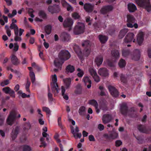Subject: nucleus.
<instances>
[{
  "label": "nucleus",
  "instance_id": "obj_29",
  "mask_svg": "<svg viewBox=\"0 0 151 151\" xmlns=\"http://www.w3.org/2000/svg\"><path fill=\"white\" fill-rule=\"evenodd\" d=\"M98 37L99 40L102 43H105L108 39V37L107 36L102 35H99Z\"/></svg>",
  "mask_w": 151,
  "mask_h": 151
},
{
  "label": "nucleus",
  "instance_id": "obj_26",
  "mask_svg": "<svg viewBox=\"0 0 151 151\" xmlns=\"http://www.w3.org/2000/svg\"><path fill=\"white\" fill-rule=\"evenodd\" d=\"M19 46L17 43H15L13 44L12 43H10L9 45V48L10 49H12L14 52L17 51L19 49Z\"/></svg>",
  "mask_w": 151,
  "mask_h": 151
},
{
  "label": "nucleus",
  "instance_id": "obj_33",
  "mask_svg": "<svg viewBox=\"0 0 151 151\" xmlns=\"http://www.w3.org/2000/svg\"><path fill=\"white\" fill-rule=\"evenodd\" d=\"M61 93L63 97V98L66 100H68V97L67 95L65 94V91L64 87L62 86H61Z\"/></svg>",
  "mask_w": 151,
  "mask_h": 151
},
{
  "label": "nucleus",
  "instance_id": "obj_43",
  "mask_svg": "<svg viewBox=\"0 0 151 151\" xmlns=\"http://www.w3.org/2000/svg\"><path fill=\"white\" fill-rule=\"evenodd\" d=\"M30 83H31L28 80H27V83L25 85V87L26 91L28 92L29 93H30V92L29 88L30 86Z\"/></svg>",
  "mask_w": 151,
  "mask_h": 151
},
{
  "label": "nucleus",
  "instance_id": "obj_25",
  "mask_svg": "<svg viewBox=\"0 0 151 151\" xmlns=\"http://www.w3.org/2000/svg\"><path fill=\"white\" fill-rule=\"evenodd\" d=\"M63 81L64 83V85L66 88H68L70 86V85L71 82L70 78H68L63 79Z\"/></svg>",
  "mask_w": 151,
  "mask_h": 151
},
{
  "label": "nucleus",
  "instance_id": "obj_52",
  "mask_svg": "<svg viewBox=\"0 0 151 151\" xmlns=\"http://www.w3.org/2000/svg\"><path fill=\"white\" fill-rule=\"evenodd\" d=\"M28 13L30 14V16L31 17L33 18L35 16L33 14V12H34V11L32 9H29L28 10Z\"/></svg>",
  "mask_w": 151,
  "mask_h": 151
},
{
  "label": "nucleus",
  "instance_id": "obj_12",
  "mask_svg": "<svg viewBox=\"0 0 151 151\" xmlns=\"http://www.w3.org/2000/svg\"><path fill=\"white\" fill-rule=\"evenodd\" d=\"M98 72L100 76L104 78L108 77L109 75L108 70L105 68H100Z\"/></svg>",
  "mask_w": 151,
  "mask_h": 151
},
{
  "label": "nucleus",
  "instance_id": "obj_19",
  "mask_svg": "<svg viewBox=\"0 0 151 151\" xmlns=\"http://www.w3.org/2000/svg\"><path fill=\"white\" fill-rule=\"evenodd\" d=\"M11 60L12 63L15 65H17L20 63L17 56L13 54L12 55Z\"/></svg>",
  "mask_w": 151,
  "mask_h": 151
},
{
  "label": "nucleus",
  "instance_id": "obj_8",
  "mask_svg": "<svg viewBox=\"0 0 151 151\" xmlns=\"http://www.w3.org/2000/svg\"><path fill=\"white\" fill-rule=\"evenodd\" d=\"M88 71L96 82H98L100 81L99 77L98 75L96 70L93 67H89L88 68Z\"/></svg>",
  "mask_w": 151,
  "mask_h": 151
},
{
  "label": "nucleus",
  "instance_id": "obj_57",
  "mask_svg": "<svg viewBox=\"0 0 151 151\" xmlns=\"http://www.w3.org/2000/svg\"><path fill=\"white\" fill-rule=\"evenodd\" d=\"M101 109L104 112H105L108 110V109L107 107L105 105H102L101 108Z\"/></svg>",
  "mask_w": 151,
  "mask_h": 151
},
{
  "label": "nucleus",
  "instance_id": "obj_18",
  "mask_svg": "<svg viewBox=\"0 0 151 151\" xmlns=\"http://www.w3.org/2000/svg\"><path fill=\"white\" fill-rule=\"evenodd\" d=\"M83 81L84 82L85 85H87V87L89 88L91 86V81L89 77L87 76L84 77L82 79Z\"/></svg>",
  "mask_w": 151,
  "mask_h": 151
},
{
  "label": "nucleus",
  "instance_id": "obj_64",
  "mask_svg": "<svg viewBox=\"0 0 151 151\" xmlns=\"http://www.w3.org/2000/svg\"><path fill=\"white\" fill-rule=\"evenodd\" d=\"M143 151H151V145H150L148 147L144 148Z\"/></svg>",
  "mask_w": 151,
  "mask_h": 151
},
{
  "label": "nucleus",
  "instance_id": "obj_49",
  "mask_svg": "<svg viewBox=\"0 0 151 151\" xmlns=\"http://www.w3.org/2000/svg\"><path fill=\"white\" fill-rule=\"evenodd\" d=\"M43 111H45L46 113L49 115V116L50 114V111L49 108L46 107H44L42 108Z\"/></svg>",
  "mask_w": 151,
  "mask_h": 151
},
{
  "label": "nucleus",
  "instance_id": "obj_34",
  "mask_svg": "<svg viewBox=\"0 0 151 151\" xmlns=\"http://www.w3.org/2000/svg\"><path fill=\"white\" fill-rule=\"evenodd\" d=\"M71 132L75 138H80L81 137V133H78L76 134L74 129L73 128V127H72Z\"/></svg>",
  "mask_w": 151,
  "mask_h": 151
},
{
  "label": "nucleus",
  "instance_id": "obj_53",
  "mask_svg": "<svg viewBox=\"0 0 151 151\" xmlns=\"http://www.w3.org/2000/svg\"><path fill=\"white\" fill-rule=\"evenodd\" d=\"M61 3L62 6L64 7H66L68 5H69V3H67L65 0H61Z\"/></svg>",
  "mask_w": 151,
  "mask_h": 151
},
{
  "label": "nucleus",
  "instance_id": "obj_50",
  "mask_svg": "<svg viewBox=\"0 0 151 151\" xmlns=\"http://www.w3.org/2000/svg\"><path fill=\"white\" fill-rule=\"evenodd\" d=\"M82 46L85 47H88L89 46V42L88 40H86L83 42L82 44Z\"/></svg>",
  "mask_w": 151,
  "mask_h": 151
},
{
  "label": "nucleus",
  "instance_id": "obj_20",
  "mask_svg": "<svg viewBox=\"0 0 151 151\" xmlns=\"http://www.w3.org/2000/svg\"><path fill=\"white\" fill-rule=\"evenodd\" d=\"M103 60V57L101 55L98 56L96 58L94 62L98 66H99L102 63Z\"/></svg>",
  "mask_w": 151,
  "mask_h": 151
},
{
  "label": "nucleus",
  "instance_id": "obj_21",
  "mask_svg": "<svg viewBox=\"0 0 151 151\" xmlns=\"http://www.w3.org/2000/svg\"><path fill=\"white\" fill-rule=\"evenodd\" d=\"M19 129L18 127H16L14 129L11 134V137L13 140H14L17 137V135L19 133Z\"/></svg>",
  "mask_w": 151,
  "mask_h": 151
},
{
  "label": "nucleus",
  "instance_id": "obj_61",
  "mask_svg": "<svg viewBox=\"0 0 151 151\" xmlns=\"http://www.w3.org/2000/svg\"><path fill=\"white\" fill-rule=\"evenodd\" d=\"M54 5L53 6H49L48 8V11L51 13V12L50 11L54 12Z\"/></svg>",
  "mask_w": 151,
  "mask_h": 151
},
{
  "label": "nucleus",
  "instance_id": "obj_27",
  "mask_svg": "<svg viewBox=\"0 0 151 151\" xmlns=\"http://www.w3.org/2000/svg\"><path fill=\"white\" fill-rule=\"evenodd\" d=\"M131 54L130 50L128 49H124L122 51V55L124 57H130Z\"/></svg>",
  "mask_w": 151,
  "mask_h": 151
},
{
  "label": "nucleus",
  "instance_id": "obj_63",
  "mask_svg": "<svg viewBox=\"0 0 151 151\" xmlns=\"http://www.w3.org/2000/svg\"><path fill=\"white\" fill-rule=\"evenodd\" d=\"M90 141H95V138L93 135H90L88 137Z\"/></svg>",
  "mask_w": 151,
  "mask_h": 151
},
{
  "label": "nucleus",
  "instance_id": "obj_15",
  "mask_svg": "<svg viewBox=\"0 0 151 151\" xmlns=\"http://www.w3.org/2000/svg\"><path fill=\"white\" fill-rule=\"evenodd\" d=\"M73 23V20L70 18L66 19L64 21L63 25L65 27H71Z\"/></svg>",
  "mask_w": 151,
  "mask_h": 151
},
{
  "label": "nucleus",
  "instance_id": "obj_59",
  "mask_svg": "<svg viewBox=\"0 0 151 151\" xmlns=\"http://www.w3.org/2000/svg\"><path fill=\"white\" fill-rule=\"evenodd\" d=\"M67 10L68 11H72L73 10V7L69 4L66 6Z\"/></svg>",
  "mask_w": 151,
  "mask_h": 151
},
{
  "label": "nucleus",
  "instance_id": "obj_38",
  "mask_svg": "<svg viewBox=\"0 0 151 151\" xmlns=\"http://www.w3.org/2000/svg\"><path fill=\"white\" fill-rule=\"evenodd\" d=\"M30 76L31 80L33 83H34L35 81V75L34 73L32 71L30 72Z\"/></svg>",
  "mask_w": 151,
  "mask_h": 151
},
{
  "label": "nucleus",
  "instance_id": "obj_28",
  "mask_svg": "<svg viewBox=\"0 0 151 151\" xmlns=\"http://www.w3.org/2000/svg\"><path fill=\"white\" fill-rule=\"evenodd\" d=\"M111 54L114 59V61L118 59L119 57V52L117 50H112Z\"/></svg>",
  "mask_w": 151,
  "mask_h": 151
},
{
  "label": "nucleus",
  "instance_id": "obj_3",
  "mask_svg": "<svg viewBox=\"0 0 151 151\" xmlns=\"http://www.w3.org/2000/svg\"><path fill=\"white\" fill-rule=\"evenodd\" d=\"M52 82L51 83V87L52 92L54 95L59 93V89L57 83V77L56 75L54 74L52 76Z\"/></svg>",
  "mask_w": 151,
  "mask_h": 151
},
{
  "label": "nucleus",
  "instance_id": "obj_9",
  "mask_svg": "<svg viewBox=\"0 0 151 151\" xmlns=\"http://www.w3.org/2000/svg\"><path fill=\"white\" fill-rule=\"evenodd\" d=\"M141 52L139 50L135 49L134 50L131 55L130 58L133 60H138L140 57Z\"/></svg>",
  "mask_w": 151,
  "mask_h": 151
},
{
  "label": "nucleus",
  "instance_id": "obj_14",
  "mask_svg": "<svg viewBox=\"0 0 151 151\" xmlns=\"http://www.w3.org/2000/svg\"><path fill=\"white\" fill-rule=\"evenodd\" d=\"M16 117V114L14 112L10 113L7 119V123L9 125H12L14 122Z\"/></svg>",
  "mask_w": 151,
  "mask_h": 151
},
{
  "label": "nucleus",
  "instance_id": "obj_31",
  "mask_svg": "<svg viewBox=\"0 0 151 151\" xmlns=\"http://www.w3.org/2000/svg\"><path fill=\"white\" fill-rule=\"evenodd\" d=\"M106 136L110 139H114L117 138L118 137V133L115 132H114L109 136H108L107 135H106Z\"/></svg>",
  "mask_w": 151,
  "mask_h": 151
},
{
  "label": "nucleus",
  "instance_id": "obj_16",
  "mask_svg": "<svg viewBox=\"0 0 151 151\" xmlns=\"http://www.w3.org/2000/svg\"><path fill=\"white\" fill-rule=\"evenodd\" d=\"M94 5L90 3H86L84 5V9L88 12H91L94 9Z\"/></svg>",
  "mask_w": 151,
  "mask_h": 151
},
{
  "label": "nucleus",
  "instance_id": "obj_6",
  "mask_svg": "<svg viewBox=\"0 0 151 151\" xmlns=\"http://www.w3.org/2000/svg\"><path fill=\"white\" fill-rule=\"evenodd\" d=\"M127 26L128 27L132 28L133 27L135 28H137L138 25L136 23H134L135 19L133 17L132 15H128L127 16Z\"/></svg>",
  "mask_w": 151,
  "mask_h": 151
},
{
  "label": "nucleus",
  "instance_id": "obj_55",
  "mask_svg": "<svg viewBox=\"0 0 151 151\" xmlns=\"http://www.w3.org/2000/svg\"><path fill=\"white\" fill-rule=\"evenodd\" d=\"M18 93L19 94L22 98L26 97V94L24 93H23L21 91H19L18 92Z\"/></svg>",
  "mask_w": 151,
  "mask_h": 151
},
{
  "label": "nucleus",
  "instance_id": "obj_5",
  "mask_svg": "<svg viewBox=\"0 0 151 151\" xmlns=\"http://www.w3.org/2000/svg\"><path fill=\"white\" fill-rule=\"evenodd\" d=\"M85 30V25L82 22H78L76 25L74 33L76 35H79L83 33Z\"/></svg>",
  "mask_w": 151,
  "mask_h": 151
},
{
  "label": "nucleus",
  "instance_id": "obj_47",
  "mask_svg": "<svg viewBox=\"0 0 151 151\" xmlns=\"http://www.w3.org/2000/svg\"><path fill=\"white\" fill-rule=\"evenodd\" d=\"M11 90L10 88L8 87H5L2 89L3 91L6 93H9Z\"/></svg>",
  "mask_w": 151,
  "mask_h": 151
},
{
  "label": "nucleus",
  "instance_id": "obj_39",
  "mask_svg": "<svg viewBox=\"0 0 151 151\" xmlns=\"http://www.w3.org/2000/svg\"><path fill=\"white\" fill-rule=\"evenodd\" d=\"M126 62L124 60L121 59L119 63V65L120 67L122 68L124 67L126 65Z\"/></svg>",
  "mask_w": 151,
  "mask_h": 151
},
{
  "label": "nucleus",
  "instance_id": "obj_36",
  "mask_svg": "<svg viewBox=\"0 0 151 151\" xmlns=\"http://www.w3.org/2000/svg\"><path fill=\"white\" fill-rule=\"evenodd\" d=\"M60 10V7L58 5H54V12L50 11L51 12V14L57 13H58Z\"/></svg>",
  "mask_w": 151,
  "mask_h": 151
},
{
  "label": "nucleus",
  "instance_id": "obj_7",
  "mask_svg": "<svg viewBox=\"0 0 151 151\" xmlns=\"http://www.w3.org/2000/svg\"><path fill=\"white\" fill-rule=\"evenodd\" d=\"M115 116V113L113 114H105L103 115L102 118L103 123L105 124L110 122Z\"/></svg>",
  "mask_w": 151,
  "mask_h": 151
},
{
  "label": "nucleus",
  "instance_id": "obj_46",
  "mask_svg": "<svg viewBox=\"0 0 151 151\" xmlns=\"http://www.w3.org/2000/svg\"><path fill=\"white\" fill-rule=\"evenodd\" d=\"M51 27L50 26H47L46 27L45 31L47 34H50L51 32Z\"/></svg>",
  "mask_w": 151,
  "mask_h": 151
},
{
  "label": "nucleus",
  "instance_id": "obj_41",
  "mask_svg": "<svg viewBox=\"0 0 151 151\" xmlns=\"http://www.w3.org/2000/svg\"><path fill=\"white\" fill-rule=\"evenodd\" d=\"M77 70L78 72L77 74L78 76L79 77H82L84 74L83 70L80 68H78Z\"/></svg>",
  "mask_w": 151,
  "mask_h": 151
},
{
  "label": "nucleus",
  "instance_id": "obj_42",
  "mask_svg": "<svg viewBox=\"0 0 151 151\" xmlns=\"http://www.w3.org/2000/svg\"><path fill=\"white\" fill-rule=\"evenodd\" d=\"M38 15L40 18H45L46 17V14L43 11H39L38 13Z\"/></svg>",
  "mask_w": 151,
  "mask_h": 151
},
{
  "label": "nucleus",
  "instance_id": "obj_23",
  "mask_svg": "<svg viewBox=\"0 0 151 151\" xmlns=\"http://www.w3.org/2000/svg\"><path fill=\"white\" fill-rule=\"evenodd\" d=\"M88 103L89 104L95 106L96 108V112L97 113H99V110L98 108V104L96 101L94 100H91L89 101Z\"/></svg>",
  "mask_w": 151,
  "mask_h": 151
},
{
  "label": "nucleus",
  "instance_id": "obj_13",
  "mask_svg": "<svg viewBox=\"0 0 151 151\" xmlns=\"http://www.w3.org/2000/svg\"><path fill=\"white\" fill-rule=\"evenodd\" d=\"M134 35L133 33H129L127 34L124 40L125 43H128L132 41L134 42L135 39L134 38Z\"/></svg>",
  "mask_w": 151,
  "mask_h": 151
},
{
  "label": "nucleus",
  "instance_id": "obj_54",
  "mask_svg": "<svg viewBox=\"0 0 151 151\" xmlns=\"http://www.w3.org/2000/svg\"><path fill=\"white\" fill-rule=\"evenodd\" d=\"M9 83V81L8 80H6L1 82V85L2 86H4L5 85H7Z\"/></svg>",
  "mask_w": 151,
  "mask_h": 151
},
{
  "label": "nucleus",
  "instance_id": "obj_22",
  "mask_svg": "<svg viewBox=\"0 0 151 151\" xmlns=\"http://www.w3.org/2000/svg\"><path fill=\"white\" fill-rule=\"evenodd\" d=\"M137 40L139 45H141L143 41V34L142 32H139L137 35Z\"/></svg>",
  "mask_w": 151,
  "mask_h": 151
},
{
  "label": "nucleus",
  "instance_id": "obj_24",
  "mask_svg": "<svg viewBox=\"0 0 151 151\" xmlns=\"http://www.w3.org/2000/svg\"><path fill=\"white\" fill-rule=\"evenodd\" d=\"M128 8L130 12H134L137 9L136 6L132 3H129L128 4Z\"/></svg>",
  "mask_w": 151,
  "mask_h": 151
},
{
  "label": "nucleus",
  "instance_id": "obj_62",
  "mask_svg": "<svg viewBox=\"0 0 151 151\" xmlns=\"http://www.w3.org/2000/svg\"><path fill=\"white\" fill-rule=\"evenodd\" d=\"M14 40L16 41H20L22 40L21 37L19 36V35L15 36Z\"/></svg>",
  "mask_w": 151,
  "mask_h": 151
},
{
  "label": "nucleus",
  "instance_id": "obj_56",
  "mask_svg": "<svg viewBox=\"0 0 151 151\" xmlns=\"http://www.w3.org/2000/svg\"><path fill=\"white\" fill-rule=\"evenodd\" d=\"M104 126L101 124H99L98 126V128L100 131H102L104 129Z\"/></svg>",
  "mask_w": 151,
  "mask_h": 151
},
{
  "label": "nucleus",
  "instance_id": "obj_17",
  "mask_svg": "<svg viewBox=\"0 0 151 151\" xmlns=\"http://www.w3.org/2000/svg\"><path fill=\"white\" fill-rule=\"evenodd\" d=\"M108 88L111 94L113 97H117L118 96V91L114 87L112 86H108Z\"/></svg>",
  "mask_w": 151,
  "mask_h": 151
},
{
  "label": "nucleus",
  "instance_id": "obj_11",
  "mask_svg": "<svg viewBox=\"0 0 151 151\" xmlns=\"http://www.w3.org/2000/svg\"><path fill=\"white\" fill-rule=\"evenodd\" d=\"M18 28L17 25L15 23H12L9 27L7 25L5 26V28L6 31V32L9 37H10L11 35V31L10 29L14 30Z\"/></svg>",
  "mask_w": 151,
  "mask_h": 151
},
{
  "label": "nucleus",
  "instance_id": "obj_4",
  "mask_svg": "<svg viewBox=\"0 0 151 151\" xmlns=\"http://www.w3.org/2000/svg\"><path fill=\"white\" fill-rule=\"evenodd\" d=\"M134 109L131 108L128 109L127 104L126 103L124 104L121 106V113L125 116H130L133 113Z\"/></svg>",
  "mask_w": 151,
  "mask_h": 151
},
{
  "label": "nucleus",
  "instance_id": "obj_51",
  "mask_svg": "<svg viewBox=\"0 0 151 151\" xmlns=\"http://www.w3.org/2000/svg\"><path fill=\"white\" fill-rule=\"evenodd\" d=\"M121 79L122 82L124 83L127 80V76L123 74L121 75Z\"/></svg>",
  "mask_w": 151,
  "mask_h": 151
},
{
  "label": "nucleus",
  "instance_id": "obj_40",
  "mask_svg": "<svg viewBox=\"0 0 151 151\" xmlns=\"http://www.w3.org/2000/svg\"><path fill=\"white\" fill-rule=\"evenodd\" d=\"M138 129L139 131L143 133H147L145 127L142 125H139L138 127Z\"/></svg>",
  "mask_w": 151,
  "mask_h": 151
},
{
  "label": "nucleus",
  "instance_id": "obj_2",
  "mask_svg": "<svg viewBox=\"0 0 151 151\" xmlns=\"http://www.w3.org/2000/svg\"><path fill=\"white\" fill-rule=\"evenodd\" d=\"M136 3L140 6L145 9L147 12L151 10V5L149 0H135Z\"/></svg>",
  "mask_w": 151,
  "mask_h": 151
},
{
  "label": "nucleus",
  "instance_id": "obj_37",
  "mask_svg": "<svg viewBox=\"0 0 151 151\" xmlns=\"http://www.w3.org/2000/svg\"><path fill=\"white\" fill-rule=\"evenodd\" d=\"M86 112L85 107L83 106L81 107L78 110V113L80 115H84Z\"/></svg>",
  "mask_w": 151,
  "mask_h": 151
},
{
  "label": "nucleus",
  "instance_id": "obj_1",
  "mask_svg": "<svg viewBox=\"0 0 151 151\" xmlns=\"http://www.w3.org/2000/svg\"><path fill=\"white\" fill-rule=\"evenodd\" d=\"M70 57V55L68 51L63 50H61L58 55L59 59L56 58L54 61V64L55 66L59 68L61 65L62 60H68Z\"/></svg>",
  "mask_w": 151,
  "mask_h": 151
},
{
  "label": "nucleus",
  "instance_id": "obj_35",
  "mask_svg": "<svg viewBox=\"0 0 151 151\" xmlns=\"http://www.w3.org/2000/svg\"><path fill=\"white\" fill-rule=\"evenodd\" d=\"M75 70V68L73 66L69 65H68L66 68V70L68 72L72 73Z\"/></svg>",
  "mask_w": 151,
  "mask_h": 151
},
{
  "label": "nucleus",
  "instance_id": "obj_48",
  "mask_svg": "<svg viewBox=\"0 0 151 151\" xmlns=\"http://www.w3.org/2000/svg\"><path fill=\"white\" fill-rule=\"evenodd\" d=\"M72 16L73 18L76 19H78L80 17L78 14L76 12H74L72 14Z\"/></svg>",
  "mask_w": 151,
  "mask_h": 151
},
{
  "label": "nucleus",
  "instance_id": "obj_32",
  "mask_svg": "<svg viewBox=\"0 0 151 151\" xmlns=\"http://www.w3.org/2000/svg\"><path fill=\"white\" fill-rule=\"evenodd\" d=\"M61 37L64 41H68L70 38L69 35L65 32L63 33L62 34Z\"/></svg>",
  "mask_w": 151,
  "mask_h": 151
},
{
  "label": "nucleus",
  "instance_id": "obj_10",
  "mask_svg": "<svg viewBox=\"0 0 151 151\" xmlns=\"http://www.w3.org/2000/svg\"><path fill=\"white\" fill-rule=\"evenodd\" d=\"M114 9L113 6L108 5L103 6L101 9V12L103 14H105L112 11Z\"/></svg>",
  "mask_w": 151,
  "mask_h": 151
},
{
  "label": "nucleus",
  "instance_id": "obj_60",
  "mask_svg": "<svg viewBox=\"0 0 151 151\" xmlns=\"http://www.w3.org/2000/svg\"><path fill=\"white\" fill-rule=\"evenodd\" d=\"M5 118L0 116V126L2 125L4 123Z\"/></svg>",
  "mask_w": 151,
  "mask_h": 151
},
{
  "label": "nucleus",
  "instance_id": "obj_45",
  "mask_svg": "<svg viewBox=\"0 0 151 151\" xmlns=\"http://www.w3.org/2000/svg\"><path fill=\"white\" fill-rule=\"evenodd\" d=\"M44 140L45 139L43 138H41L40 139V141L41 142V145L40 146V147H45L46 146L47 144L44 141Z\"/></svg>",
  "mask_w": 151,
  "mask_h": 151
},
{
  "label": "nucleus",
  "instance_id": "obj_58",
  "mask_svg": "<svg viewBox=\"0 0 151 151\" xmlns=\"http://www.w3.org/2000/svg\"><path fill=\"white\" fill-rule=\"evenodd\" d=\"M90 53V50L89 49L85 50L83 52L84 54L86 56H88Z\"/></svg>",
  "mask_w": 151,
  "mask_h": 151
},
{
  "label": "nucleus",
  "instance_id": "obj_44",
  "mask_svg": "<svg viewBox=\"0 0 151 151\" xmlns=\"http://www.w3.org/2000/svg\"><path fill=\"white\" fill-rule=\"evenodd\" d=\"M21 149H22L23 151H31V149L30 147L28 146H23L21 147Z\"/></svg>",
  "mask_w": 151,
  "mask_h": 151
},
{
  "label": "nucleus",
  "instance_id": "obj_30",
  "mask_svg": "<svg viewBox=\"0 0 151 151\" xmlns=\"http://www.w3.org/2000/svg\"><path fill=\"white\" fill-rule=\"evenodd\" d=\"M127 29L125 28L122 29L120 32L119 35V38H122L128 32Z\"/></svg>",
  "mask_w": 151,
  "mask_h": 151
}]
</instances>
